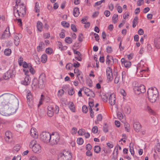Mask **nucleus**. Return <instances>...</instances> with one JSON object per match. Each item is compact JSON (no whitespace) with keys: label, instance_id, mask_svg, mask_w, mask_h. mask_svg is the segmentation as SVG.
Segmentation results:
<instances>
[{"label":"nucleus","instance_id":"obj_1","mask_svg":"<svg viewBox=\"0 0 160 160\" xmlns=\"http://www.w3.org/2000/svg\"><path fill=\"white\" fill-rule=\"evenodd\" d=\"M17 99L13 95H12L8 98L0 97V113L4 116H9L16 112L17 108L12 107V103L16 102Z\"/></svg>","mask_w":160,"mask_h":160},{"label":"nucleus","instance_id":"obj_2","mask_svg":"<svg viewBox=\"0 0 160 160\" xmlns=\"http://www.w3.org/2000/svg\"><path fill=\"white\" fill-rule=\"evenodd\" d=\"M147 95L149 101L153 103L156 101L157 98L159 96L158 92L155 87H152L148 89Z\"/></svg>","mask_w":160,"mask_h":160},{"label":"nucleus","instance_id":"obj_3","mask_svg":"<svg viewBox=\"0 0 160 160\" xmlns=\"http://www.w3.org/2000/svg\"><path fill=\"white\" fill-rule=\"evenodd\" d=\"M72 158L71 152L70 151L64 150L58 155V160H71Z\"/></svg>","mask_w":160,"mask_h":160},{"label":"nucleus","instance_id":"obj_4","mask_svg":"<svg viewBox=\"0 0 160 160\" xmlns=\"http://www.w3.org/2000/svg\"><path fill=\"white\" fill-rule=\"evenodd\" d=\"M51 134L50 133L46 132H43L40 135V140L44 143H48L50 142Z\"/></svg>","mask_w":160,"mask_h":160},{"label":"nucleus","instance_id":"obj_5","mask_svg":"<svg viewBox=\"0 0 160 160\" xmlns=\"http://www.w3.org/2000/svg\"><path fill=\"white\" fill-rule=\"evenodd\" d=\"M47 114L49 117H52L55 113L56 114L58 113L59 111V107L56 105L54 108L50 105L47 107Z\"/></svg>","mask_w":160,"mask_h":160},{"label":"nucleus","instance_id":"obj_6","mask_svg":"<svg viewBox=\"0 0 160 160\" xmlns=\"http://www.w3.org/2000/svg\"><path fill=\"white\" fill-rule=\"evenodd\" d=\"M50 138L49 143L50 145L53 146L56 145L58 143L59 141L60 137L57 133H52L51 134V137Z\"/></svg>","mask_w":160,"mask_h":160},{"label":"nucleus","instance_id":"obj_7","mask_svg":"<svg viewBox=\"0 0 160 160\" xmlns=\"http://www.w3.org/2000/svg\"><path fill=\"white\" fill-rule=\"evenodd\" d=\"M46 77L44 75H41L38 79V87L42 88L44 87L46 82Z\"/></svg>","mask_w":160,"mask_h":160},{"label":"nucleus","instance_id":"obj_8","mask_svg":"<svg viewBox=\"0 0 160 160\" xmlns=\"http://www.w3.org/2000/svg\"><path fill=\"white\" fill-rule=\"evenodd\" d=\"M15 73L14 69H13L12 70H9L4 74L3 76V78L6 80H8Z\"/></svg>","mask_w":160,"mask_h":160},{"label":"nucleus","instance_id":"obj_9","mask_svg":"<svg viewBox=\"0 0 160 160\" xmlns=\"http://www.w3.org/2000/svg\"><path fill=\"white\" fill-rule=\"evenodd\" d=\"M106 74L108 82H111L113 78L112 69L110 67H108L106 69Z\"/></svg>","mask_w":160,"mask_h":160},{"label":"nucleus","instance_id":"obj_10","mask_svg":"<svg viewBox=\"0 0 160 160\" xmlns=\"http://www.w3.org/2000/svg\"><path fill=\"white\" fill-rule=\"evenodd\" d=\"M133 89L136 92H137L138 94L140 93H144L146 91L145 87L143 85H141L139 87H135Z\"/></svg>","mask_w":160,"mask_h":160},{"label":"nucleus","instance_id":"obj_11","mask_svg":"<svg viewBox=\"0 0 160 160\" xmlns=\"http://www.w3.org/2000/svg\"><path fill=\"white\" fill-rule=\"evenodd\" d=\"M10 33L9 31V27H7L5 30L2 33V39H6L9 38L10 36Z\"/></svg>","mask_w":160,"mask_h":160},{"label":"nucleus","instance_id":"obj_12","mask_svg":"<svg viewBox=\"0 0 160 160\" xmlns=\"http://www.w3.org/2000/svg\"><path fill=\"white\" fill-rule=\"evenodd\" d=\"M133 127L136 132H139L142 128V125L139 122H136L133 124Z\"/></svg>","mask_w":160,"mask_h":160},{"label":"nucleus","instance_id":"obj_13","mask_svg":"<svg viewBox=\"0 0 160 160\" xmlns=\"http://www.w3.org/2000/svg\"><path fill=\"white\" fill-rule=\"evenodd\" d=\"M116 98L115 95L113 93L111 94L109 98V103L111 105H113L115 103Z\"/></svg>","mask_w":160,"mask_h":160},{"label":"nucleus","instance_id":"obj_14","mask_svg":"<svg viewBox=\"0 0 160 160\" xmlns=\"http://www.w3.org/2000/svg\"><path fill=\"white\" fill-rule=\"evenodd\" d=\"M121 61L122 64H123L124 66L127 68H129L131 65V62L127 60H125L124 58L121 59Z\"/></svg>","mask_w":160,"mask_h":160},{"label":"nucleus","instance_id":"obj_15","mask_svg":"<svg viewBox=\"0 0 160 160\" xmlns=\"http://www.w3.org/2000/svg\"><path fill=\"white\" fill-rule=\"evenodd\" d=\"M31 136L34 138H37L38 137V133L36 129L34 128H31L30 131Z\"/></svg>","mask_w":160,"mask_h":160},{"label":"nucleus","instance_id":"obj_16","mask_svg":"<svg viewBox=\"0 0 160 160\" xmlns=\"http://www.w3.org/2000/svg\"><path fill=\"white\" fill-rule=\"evenodd\" d=\"M32 148V150L35 153H38L40 152L41 150V146L38 143L35 144Z\"/></svg>","mask_w":160,"mask_h":160},{"label":"nucleus","instance_id":"obj_17","mask_svg":"<svg viewBox=\"0 0 160 160\" xmlns=\"http://www.w3.org/2000/svg\"><path fill=\"white\" fill-rule=\"evenodd\" d=\"M30 77L29 76H26L25 77L24 80H22L21 81V83L25 86L28 85L30 83Z\"/></svg>","mask_w":160,"mask_h":160},{"label":"nucleus","instance_id":"obj_18","mask_svg":"<svg viewBox=\"0 0 160 160\" xmlns=\"http://www.w3.org/2000/svg\"><path fill=\"white\" fill-rule=\"evenodd\" d=\"M21 36L19 34H16L14 36V43L16 46H18L20 41V37Z\"/></svg>","mask_w":160,"mask_h":160},{"label":"nucleus","instance_id":"obj_19","mask_svg":"<svg viewBox=\"0 0 160 160\" xmlns=\"http://www.w3.org/2000/svg\"><path fill=\"white\" fill-rule=\"evenodd\" d=\"M16 9V7H13V13L15 17L17 19V18H19L20 16H23L24 15H22L21 13H19L18 11L17 12V10Z\"/></svg>","mask_w":160,"mask_h":160},{"label":"nucleus","instance_id":"obj_20","mask_svg":"<svg viewBox=\"0 0 160 160\" xmlns=\"http://www.w3.org/2000/svg\"><path fill=\"white\" fill-rule=\"evenodd\" d=\"M79 14V8L78 7L74 8L73 14L74 16L76 17H77Z\"/></svg>","mask_w":160,"mask_h":160},{"label":"nucleus","instance_id":"obj_21","mask_svg":"<svg viewBox=\"0 0 160 160\" xmlns=\"http://www.w3.org/2000/svg\"><path fill=\"white\" fill-rule=\"evenodd\" d=\"M37 28L38 30L40 32L42 31V24L41 22L38 21L37 23Z\"/></svg>","mask_w":160,"mask_h":160},{"label":"nucleus","instance_id":"obj_22","mask_svg":"<svg viewBox=\"0 0 160 160\" xmlns=\"http://www.w3.org/2000/svg\"><path fill=\"white\" fill-rule=\"evenodd\" d=\"M38 86V80L36 78H34L32 81V87L35 88L37 87Z\"/></svg>","mask_w":160,"mask_h":160},{"label":"nucleus","instance_id":"obj_23","mask_svg":"<svg viewBox=\"0 0 160 160\" xmlns=\"http://www.w3.org/2000/svg\"><path fill=\"white\" fill-rule=\"evenodd\" d=\"M69 108L70 110L73 112H74L75 111V109L74 105L73 103L72 102H70L69 103Z\"/></svg>","mask_w":160,"mask_h":160},{"label":"nucleus","instance_id":"obj_24","mask_svg":"<svg viewBox=\"0 0 160 160\" xmlns=\"http://www.w3.org/2000/svg\"><path fill=\"white\" fill-rule=\"evenodd\" d=\"M111 60H113V58L108 55L107 56L106 59V63L109 64L111 62Z\"/></svg>","mask_w":160,"mask_h":160},{"label":"nucleus","instance_id":"obj_25","mask_svg":"<svg viewBox=\"0 0 160 160\" xmlns=\"http://www.w3.org/2000/svg\"><path fill=\"white\" fill-rule=\"evenodd\" d=\"M44 45V43L41 42L39 43L38 46L37 47V50L38 52H39L42 50V46Z\"/></svg>","mask_w":160,"mask_h":160},{"label":"nucleus","instance_id":"obj_26","mask_svg":"<svg viewBox=\"0 0 160 160\" xmlns=\"http://www.w3.org/2000/svg\"><path fill=\"white\" fill-rule=\"evenodd\" d=\"M32 96L30 93H28L27 95V102L28 104L32 100Z\"/></svg>","mask_w":160,"mask_h":160},{"label":"nucleus","instance_id":"obj_27","mask_svg":"<svg viewBox=\"0 0 160 160\" xmlns=\"http://www.w3.org/2000/svg\"><path fill=\"white\" fill-rule=\"evenodd\" d=\"M47 59V55L46 54H43L41 57V60L42 63L46 62Z\"/></svg>","mask_w":160,"mask_h":160},{"label":"nucleus","instance_id":"obj_28","mask_svg":"<svg viewBox=\"0 0 160 160\" xmlns=\"http://www.w3.org/2000/svg\"><path fill=\"white\" fill-rule=\"evenodd\" d=\"M82 89L83 91L85 94H86L87 96L89 94L91 90L90 89L86 87L83 88H82Z\"/></svg>","mask_w":160,"mask_h":160},{"label":"nucleus","instance_id":"obj_29","mask_svg":"<svg viewBox=\"0 0 160 160\" xmlns=\"http://www.w3.org/2000/svg\"><path fill=\"white\" fill-rule=\"evenodd\" d=\"M138 18L137 17H135L134 18L132 21V26L133 28H134L136 27V24L138 22Z\"/></svg>","mask_w":160,"mask_h":160},{"label":"nucleus","instance_id":"obj_30","mask_svg":"<svg viewBox=\"0 0 160 160\" xmlns=\"http://www.w3.org/2000/svg\"><path fill=\"white\" fill-rule=\"evenodd\" d=\"M4 54L7 56H9L11 53V50L9 48L6 49L4 51Z\"/></svg>","mask_w":160,"mask_h":160},{"label":"nucleus","instance_id":"obj_31","mask_svg":"<svg viewBox=\"0 0 160 160\" xmlns=\"http://www.w3.org/2000/svg\"><path fill=\"white\" fill-rule=\"evenodd\" d=\"M94 151L97 153L100 152L101 150V148L98 146H95L94 147Z\"/></svg>","mask_w":160,"mask_h":160},{"label":"nucleus","instance_id":"obj_32","mask_svg":"<svg viewBox=\"0 0 160 160\" xmlns=\"http://www.w3.org/2000/svg\"><path fill=\"white\" fill-rule=\"evenodd\" d=\"M118 15L117 14H114L112 17L113 23H115L118 20Z\"/></svg>","mask_w":160,"mask_h":160},{"label":"nucleus","instance_id":"obj_33","mask_svg":"<svg viewBox=\"0 0 160 160\" xmlns=\"http://www.w3.org/2000/svg\"><path fill=\"white\" fill-rule=\"evenodd\" d=\"M35 8V12H40V8L39 3L38 2H36Z\"/></svg>","mask_w":160,"mask_h":160},{"label":"nucleus","instance_id":"obj_34","mask_svg":"<svg viewBox=\"0 0 160 160\" xmlns=\"http://www.w3.org/2000/svg\"><path fill=\"white\" fill-rule=\"evenodd\" d=\"M36 141L35 139L32 140L30 142L29 144V147L30 148H32L33 146L37 143L36 142Z\"/></svg>","mask_w":160,"mask_h":160},{"label":"nucleus","instance_id":"obj_35","mask_svg":"<svg viewBox=\"0 0 160 160\" xmlns=\"http://www.w3.org/2000/svg\"><path fill=\"white\" fill-rule=\"evenodd\" d=\"M22 65V67L24 68H29L31 67V65L30 64H28L26 62L24 61L23 62Z\"/></svg>","mask_w":160,"mask_h":160},{"label":"nucleus","instance_id":"obj_36","mask_svg":"<svg viewBox=\"0 0 160 160\" xmlns=\"http://www.w3.org/2000/svg\"><path fill=\"white\" fill-rule=\"evenodd\" d=\"M64 92V91H63V89H60L58 90V96L59 97H62Z\"/></svg>","mask_w":160,"mask_h":160},{"label":"nucleus","instance_id":"obj_37","mask_svg":"<svg viewBox=\"0 0 160 160\" xmlns=\"http://www.w3.org/2000/svg\"><path fill=\"white\" fill-rule=\"evenodd\" d=\"M65 41L67 43L70 44L72 42V40L71 38L67 37L65 38Z\"/></svg>","mask_w":160,"mask_h":160},{"label":"nucleus","instance_id":"obj_38","mask_svg":"<svg viewBox=\"0 0 160 160\" xmlns=\"http://www.w3.org/2000/svg\"><path fill=\"white\" fill-rule=\"evenodd\" d=\"M5 139L7 142L8 143L11 142L12 140V135L6 137H5Z\"/></svg>","mask_w":160,"mask_h":160},{"label":"nucleus","instance_id":"obj_39","mask_svg":"<svg viewBox=\"0 0 160 160\" xmlns=\"http://www.w3.org/2000/svg\"><path fill=\"white\" fill-rule=\"evenodd\" d=\"M61 24L64 27L66 28H68L69 26V23L66 21H62L61 22Z\"/></svg>","mask_w":160,"mask_h":160},{"label":"nucleus","instance_id":"obj_40","mask_svg":"<svg viewBox=\"0 0 160 160\" xmlns=\"http://www.w3.org/2000/svg\"><path fill=\"white\" fill-rule=\"evenodd\" d=\"M23 60V58L22 57H20L18 59V62L20 66H21L22 65Z\"/></svg>","mask_w":160,"mask_h":160},{"label":"nucleus","instance_id":"obj_41","mask_svg":"<svg viewBox=\"0 0 160 160\" xmlns=\"http://www.w3.org/2000/svg\"><path fill=\"white\" fill-rule=\"evenodd\" d=\"M74 73L76 74L77 76L78 77L79 76H80L81 72L78 69H74Z\"/></svg>","mask_w":160,"mask_h":160},{"label":"nucleus","instance_id":"obj_42","mask_svg":"<svg viewBox=\"0 0 160 160\" xmlns=\"http://www.w3.org/2000/svg\"><path fill=\"white\" fill-rule=\"evenodd\" d=\"M77 142L78 144L82 145L83 143V140L82 138H80L77 139Z\"/></svg>","mask_w":160,"mask_h":160},{"label":"nucleus","instance_id":"obj_43","mask_svg":"<svg viewBox=\"0 0 160 160\" xmlns=\"http://www.w3.org/2000/svg\"><path fill=\"white\" fill-rule=\"evenodd\" d=\"M53 50L51 48H47L46 50V52L48 54H51Z\"/></svg>","mask_w":160,"mask_h":160},{"label":"nucleus","instance_id":"obj_44","mask_svg":"<svg viewBox=\"0 0 160 160\" xmlns=\"http://www.w3.org/2000/svg\"><path fill=\"white\" fill-rule=\"evenodd\" d=\"M20 148V146L18 144L13 147L14 150L18 152V151Z\"/></svg>","mask_w":160,"mask_h":160},{"label":"nucleus","instance_id":"obj_45","mask_svg":"<svg viewBox=\"0 0 160 160\" xmlns=\"http://www.w3.org/2000/svg\"><path fill=\"white\" fill-rule=\"evenodd\" d=\"M85 131L84 129H81L79 130L78 132V133L80 135H82L85 134Z\"/></svg>","mask_w":160,"mask_h":160},{"label":"nucleus","instance_id":"obj_46","mask_svg":"<svg viewBox=\"0 0 160 160\" xmlns=\"http://www.w3.org/2000/svg\"><path fill=\"white\" fill-rule=\"evenodd\" d=\"M106 50L108 53H110L112 52V49L111 47L108 46L106 48Z\"/></svg>","mask_w":160,"mask_h":160},{"label":"nucleus","instance_id":"obj_47","mask_svg":"<svg viewBox=\"0 0 160 160\" xmlns=\"http://www.w3.org/2000/svg\"><path fill=\"white\" fill-rule=\"evenodd\" d=\"M34 58L35 61L37 63H39V59L38 56L37 55H35L34 56Z\"/></svg>","mask_w":160,"mask_h":160},{"label":"nucleus","instance_id":"obj_48","mask_svg":"<svg viewBox=\"0 0 160 160\" xmlns=\"http://www.w3.org/2000/svg\"><path fill=\"white\" fill-rule=\"evenodd\" d=\"M74 93L73 89L72 88H70L68 91V94L70 95H72Z\"/></svg>","mask_w":160,"mask_h":160},{"label":"nucleus","instance_id":"obj_49","mask_svg":"<svg viewBox=\"0 0 160 160\" xmlns=\"http://www.w3.org/2000/svg\"><path fill=\"white\" fill-rule=\"evenodd\" d=\"M88 111V109L86 105H83L82 107V111L85 113H86Z\"/></svg>","mask_w":160,"mask_h":160},{"label":"nucleus","instance_id":"obj_50","mask_svg":"<svg viewBox=\"0 0 160 160\" xmlns=\"http://www.w3.org/2000/svg\"><path fill=\"white\" fill-rule=\"evenodd\" d=\"M92 132L94 133H96L98 131V127L96 126H94L92 129Z\"/></svg>","mask_w":160,"mask_h":160},{"label":"nucleus","instance_id":"obj_51","mask_svg":"<svg viewBox=\"0 0 160 160\" xmlns=\"http://www.w3.org/2000/svg\"><path fill=\"white\" fill-rule=\"evenodd\" d=\"M144 3L143 0H138L137 2V4L138 6H140Z\"/></svg>","mask_w":160,"mask_h":160},{"label":"nucleus","instance_id":"obj_52","mask_svg":"<svg viewBox=\"0 0 160 160\" xmlns=\"http://www.w3.org/2000/svg\"><path fill=\"white\" fill-rule=\"evenodd\" d=\"M71 28L72 30L74 32L77 31V29L76 26L74 24H72L71 25Z\"/></svg>","mask_w":160,"mask_h":160},{"label":"nucleus","instance_id":"obj_53","mask_svg":"<svg viewBox=\"0 0 160 160\" xmlns=\"http://www.w3.org/2000/svg\"><path fill=\"white\" fill-rule=\"evenodd\" d=\"M124 127L126 130L127 132H128L130 130V125L128 124H125L124 125Z\"/></svg>","mask_w":160,"mask_h":160},{"label":"nucleus","instance_id":"obj_54","mask_svg":"<svg viewBox=\"0 0 160 160\" xmlns=\"http://www.w3.org/2000/svg\"><path fill=\"white\" fill-rule=\"evenodd\" d=\"M29 69V72H31V73L33 74L35 73V71L34 69L31 66V67L29 68H28Z\"/></svg>","mask_w":160,"mask_h":160},{"label":"nucleus","instance_id":"obj_55","mask_svg":"<svg viewBox=\"0 0 160 160\" xmlns=\"http://www.w3.org/2000/svg\"><path fill=\"white\" fill-rule=\"evenodd\" d=\"M118 118L119 119H122L123 118V116L121 113L119 112L117 114Z\"/></svg>","mask_w":160,"mask_h":160},{"label":"nucleus","instance_id":"obj_56","mask_svg":"<svg viewBox=\"0 0 160 160\" xmlns=\"http://www.w3.org/2000/svg\"><path fill=\"white\" fill-rule=\"evenodd\" d=\"M73 53L75 54H77L78 57H80L81 56V54L80 52L77 51L75 49H73Z\"/></svg>","mask_w":160,"mask_h":160},{"label":"nucleus","instance_id":"obj_57","mask_svg":"<svg viewBox=\"0 0 160 160\" xmlns=\"http://www.w3.org/2000/svg\"><path fill=\"white\" fill-rule=\"evenodd\" d=\"M77 129L75 128H73L72 129L71 133L72 134H75L76 133Z\"/></svg>","mask_w":160,"mask_h":160},{"label":"nucleus","instance_id":"obj_58","mask_svg":"<svg viewBox=\"0 0 160 160\" xmlns=\"http://www.w3.org/2000/svg\"><path fill=\"white\" fill-rule=\"evenodd\" d=\"M86 148L87 150H90L92 148V146L90 144H88L86 145Z\"/></svg>","mask_w":160,"mask_h":160},{"label":"nucleus","instance_id":"obj_59","mask_svg":"<svg viewBox=\"0 0 160 160\" xmlns=\"http://www.w3.org/2000/svg\"><path fill=\"white\" fill-rule=\"evenodd\" d=\"M93 35L94 36V38L96 40V41H98L99 39V37L98 34L95 33H94Z\"/></svg>","mask_w":160,"mask_h":160},{"label":"nucleus","instance_id":"obj_60","mask_svg":"<svg viewBox=\"0 0 160 160\" xmlns=\"http://www.w3.org/2000/svg\"><path fill=\"white\" fill-rule=\"evenodd\" d=\"M145 109L146 110L148 111L150 113H152V110L147 105L145 107Z\"/></svg>","mask_w":160,"mask_h":160},{"label":"nucleus","instance_id":"obj_61","mask_svg":"<svg viewBox=\"0 0 160 160\" xmlns=\"http://www.w3.org/2000/svg\"><path fill=\"white\" fill-rule=\"evenodd\" d=\"M103 131L105 132H108V129L106 124H105L103 127Z\"/></svg>","mask_w":160,"mask_h":160},{"label":"nucleus","instance_id":"obj_62","mask_svg":"<svg viewBox=\"0 0 160 160\" xmlns=\"http://www.w3.org/2000/svg\"><path fill=\"white\" fill-rule=\"evenodd\" d=\"M108 7L109 9L111 11H112L114 8V6L113 4L112 3L108 4Z\"/></svg>","mask_w":160,"mask_h":160},{"label":"nucleus","instance_id":"obj_63","mask_svg":"<svg viewBox=\"0 0 160 160\" xmlns=\"http://www.w3.org/2000/svg\"><path fill=\"white\" fill-rule=\"evenodd\" d=\"M104 14L107 17H108L110 15V12L108 10H105L104 12Z\"/></svg>","mask_w":160,"mask_h":160},{"label":"nucleus","instance_id":"obj_64","mask_svg":"<svg viewBox=\"0 0 160 160\" xmlns=\"http://www.w3.org/2000/svg\"><path fill=\"white\" fill-rule=\"evenodd\" d=\"M83 35L82 33H80L78 36V40L80 42H81L82 41Z\"/></svg>","mask_w":160,"mask_h":160}]
</instances>
